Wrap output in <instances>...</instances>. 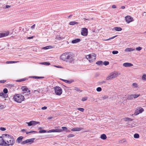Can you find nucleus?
Masks as SVG:
<instances>
[{
  "mask_svg": "<svg viewBox=\"0 0 146 146\" xmlns=\"http://www.w3.org/2000/svg\"><path fill=\"white\" fill-rule=\"evenodd\" d=\"M86 57L90 62H92L95 60L96 58V55L94 53H92V54H90L87 55Z\"/></svg>",
  "mask_w": 146,
  "mask_h": 146,
  "instance_id": "20e7f679",
  "label": "nucleus"
},
{
  "mask_svg": "<svg viewBox=\"0 0 146 146\" xmlns=\"http://www.w3.org/2000/svg\"><path fill=\"white\" fill-rule=\"evenodd\" d=\"M55 90V93L56 95H60L62 93V88L58 86H56L54 88Z\"/></svg>",
  "mask_w": 146,
  "mask_h": 146,
  "instance_id": "39448f33",
  "label": "nucleus"
},
{
  "mask_svg": "<svg viewBox=\"0 0 146 146\" xmlns=\"http://www.w3.org/2000/svg\"><path fill=\"white\" fill-rule=\"evenodd\" d=\"M35 139L34 138L27 139L22 141L21 144V145H24L28 143H29L30 144H31L34 142V140Z\"/></svg>",
  "mask_w": 146,
  "mask_h": 146,
  "instance_id": "423d86ee",
  "label": "nucleus"
},
{
  "mask_svg": "<svg viewBox=\"0 0 146 146\" xmlns=\"http://www.w3.org/2000/svg\"><path fill=\"white\" fill-rule=\"evenodd\" d=\"M47 131L45 130H40L39 131V133H44L47 132Z\"/></svg>",
  "mask_w": 146,
  "mask_h": 146,
  "instance_id": "2f4dec72",
  "label": "nucleus"
},
{
  "mask_svg": "<svg viewBox=\"0 0 146 146\" xmlns=\"http://www.w3.org/2000/svg\"><path fill=\"white\" fill-rule=\"evenodd\" d=\"M52 46H48L44 47L42 48L45 50H47L48 49L52 48Z\"/></svg>",
  "mask_w": 146,
  "mask_h": 146,
  "instance_id": "bb28decb",
  "label": "nucleus"
},
{
  "mask_svg": "<svg viewBox=\"0 0 146 146\" xmlns=\"http://www.w3.org/2000/svg\"><path fill=\"white\" fill-rule=\"evenodd\" d=\"M117 36V35H116V36H113V37H111L109 39H108L107 40H110V39H113V38H114L115 37H116Z\"/></svg>",
  "mask_w": 146,
  "mask_h": 146,
  "instance_id": "6e6d98bb",
  "label": "nucleus"
},
{
  "mask_svg": "<svg viewBox=\"0 0 146 146\" xmlns=\"http://www.w3.org/2000/svg\"><path fill=\"white\" fill-rule=\"evenodd\" d=\"M133 98H138V97H139L140 95V94H133Z\"/></svg>",
  "mask_w": 146,
  "mask_h": 146,
  "instance_id": "7c9ffc66",
  "label": "nucleus"
},
{
  "mask_svg": "<svg viewBox=\"0 0 146 146\" xmlns=\"http://www.w3.org/2000/svg\"><path fill=\"white\" fill-rule=\"evenodd\" d=\"M110 74L112 78L113 79L115 78L117 76V74L115 73H111Z\"/></svg>",
  "mask_w": 146,
  "mask_h": 146,
  "instance_id": "aec40b11",
  "label": "nucleus"
},
{
  "mask_svg": "<svg viewBox=\"0 0 146 146\" xmlns=\"http://www.w3.org/2000/svg\"><path fill=\"white\" fill-rule=\"evenodd\" d=\"M13 99L15 101L17 102L20 103L22 101L24 100L25 98L24 96L20 94H16L14 95Z\"/></svg>",
  "mask_w": 146,
  "mask_h": 146,
  "instance_id": "7ed1b4c3",
  "label": "nucleus"
},
{
  "mask_svg": "<svg viewBox=\"0 0 146 146\" xmlns=\"http://www.w3.org/2000/svg\"><path fill=\"white\" fill-rule=\"evenodd\" d=\"M32 131H29V132H26V133L27 134L29 133H32Z\"/></svg>",
  "mask_w": 146,
  "mask_h": 146,
  "instance_id": "e2e57ef3",
  "label": "nucleus"
},
{
  "mask_svg": "<svg viewBox=\"0 0 146 146\" xmlns=\"http://www.w3.org/2000/svg\"><path fill=\"white\" fill-rule=\"evenodd\" d=\"M6 81V80H0V83H4Z\"/></svg>",
  "mask_w": 146,
  "mask_h": 146,
  "instance_id": "5fc2aeb1",
  "label": "nucleus"
},
{
  "mask_svg": "<svg viewBox=\"0 0 146 146\" xmlns=\"http://www.w3.org/2000/svg\"><path fill=\"white\" fill-rule=\"evenodd\" d=\"M108 98V96L106 95H105L102 97V98L104 99H106Z\"/></svg>",
  "mask_w": 146,
  "mask_h": 146,
  "instance_id": "603ef678",
  "label": "nucleus"
},
{
  "mask_svg": "<svg viewBox=\"0 0 146 146\" xmlns=\"http://www.w3.org/2000/svg\"><path fill=\"white\" fill-rule=\"evenodd\" d=\"M122 30V29L120 27H114L113 29V30H115L117 31H121Z\"/></svg>",
  "mask_w": 146,
  "mask_h": 146,
  "instance_id": "f3484780",
  "label": "nucleus"
},
{
  "mask_svg": "<svg viewBox=\"0 0 146 146\" xmlns=\"http://www.w3.org/2000/svg\"><path fill=\"white\" fill-rule=\"evenodd\" d=\"M61 59L64 61L72 63L74 60V54L71 52H66L62 54Z\"/></svg>",
  "mask_w": 146,
  "mask_h": 146,
  "instance_id": "f257e3e1",
  "label": "nucleus"
},
{
  "mask_svg": "<svg viewBox=\"0 0 146 146\" xmlns=\"http://www.w3.org/2000/svg\"><path fill=\"white\" fill-rule=\"evenodd\" d=\"M123 66L125 67H130L133 66V64L129 63H125L123 64Z\"/></svg>",
  "mask_w": 146,
  "mask_h": 146,
  "instance_id": "4468645a",
  "label": "nucleus"
},
{
  "mask_svg": "<svg viewBox=\"0 0 146 146\" xmlns=\"http://www.w3.org/2000/svg\"><path fill=\"white\" fill-rule=\"evenodd\" d=\"M96 63L100 66L103 65V62L101 60L97 62Z\"/></svg>",
  "mask_w": 146,
  "mask_h": 146,
  "instance_id": "412c9836",
  "label": "nucleus"
},
{
  "mask_svg": "<svg viewBox=\"0 0 146 146\" xmlns=\"http://www.w3.org/2000/svg\"><path fill=\"white\" fill-rule=\"evenodd\" d=\"M6 129L4 127H1L0 128V130L2 131H5L6 130Z\"/></svg>",
  "mask_w": 146,
  "mask_h": 146,
  "instance_id": "09e8293b",
  "label": "nucleus"
},
{
  "mask_svg": "<svg viewBox=\"0 0 146 146\" xmlns=\"http://www.w3.org/2000/svg\"><path fill=\"white\" fill-rule=\"evenodd\" d=\"M100 138L102 139L105 140L106 139L107 137L105 134H104L101 135Z\"/></svg>",
  "mask_w": 146,
  "mask_h": 146,
  "instance_id": "5701e85b",
  "label": "nucleus"
},
{
  "mask_svg": "<svg viewBox=\"0 0 146 146\" xmlns=\"http://www.w3.org/2000/svg\"><path fill=\"white\" fill-rule=\"evenodd\" d=\"M21 89L22 90V91L24 92L23 93V94H24V93L30 92V91L28 89L26 86H22Z\"/></svg>",
  "mask_w": 146,
  "mask_h": 146,
  "instance_id": "9d476101",
  "label": "nucleus"
},
{
  "mask_svg": "<svg viewBox=\"0 0 146 146\" xmlns=\"http://www.w3.org/2000/svg\"><path fill=\"white\" fill-rule=\"evenodd\" d=\"M50 64V63L48 62H45V65L46 66H48Z\"/></svg>",
  "mask_w": 146,
  "mask_h": 146,
  "instance_id": "864d4df0",
  "label": "nucleus"
},
{
  "mask_svg": "<svg viewBox=\"0 0 146 146\" xmlns=\"http://www.w3.org/2000/svg\"><path fill=\"white\" fill-rule=\"evenodd\" d=\"M126 21L128 23L133 21V18L130 16H127L125 17Z\"/></svg>",
  "mask_w": 146,
  "mask_h": 146,
  "instance_id": "9b49d317",
  "label": "nucleus"
},
{
  "mask_svg": "<svg viewBox=\"0 0 146 146\" xmlns=\"http://www.w3.org/2000/svg\"><path fill=\"white\" fill-rule=\"evenodd\" d=\"M142 79L143 80H146V74H143L142 76Z\"/></svg>",
  "mask_w": 146,
  "mask_h": 146,
  "instance_id": "ea45409f",
  "label": "nucleus"
},
{
  "mask_svg": "<svg viewBox=\"0 0 146 146\" xmlns=\"http://www.w3.org/2000/svg\"><path fill=\"white\" fill-rule=\"evenodd\" d=\"M139 134L135 133L134 135V137L135 138H138L139 137Z\"/></svg>",
  "mask_w": 146,
  "mask_h": 146,
  "instance_id": "473e14b6",
  "label": "nucleus"
},
{
  "mask_svg": "<svg viewBox=\"0 0 146 146\" xmlns=\"http://www.w3.org/2000/svg\"><path fill=\"white\" fill-rule=\"evenodd\" d=\"M82 129V128L78 127H75L71 129V130L73 131H80Z\"/></svg>",
  "mask_w": 146,
  "mask_h": 146,
  "instance_id": "dca6fc26",
  "label": "nucleus"
},
{
  "mask_svg": "<svg viewBox=\"0 0 146 146\" xmlns=\"http://www.w3.org/2000/svg\"><path fill=\"white\" fill-rule=\"evenodd\" d=\"M109 64V62L108 61H105L103 62V65L105 66H107Z\"/></svg>",
  "mask_w": 146,
  "mask_h": 146,
  "instance_id": "f704fd0d",
  "label": "nucleus"
},
{
  "mask_svg": "<svg viewBox=\"0 0 146 146\" xmlns=\"http://www.w3.org/2000/svg\"><path fill=\"white\" fill-rule=\"evenodd\" d=\"M10 7V6L8 5H6V7H5V8H9Z\"/></svg>",
  "mask_w": 146,
  "mask_h": 146,
  "instance_id": "69168bd1",
  "label": "nucleus"
},
{
  "mask_svg": "<svg viewBox=\"0 0 146 146\" xmlns=\"http://www.w3.org/2000/svg\"><path fill=\"white\" fill-rule=\"evenodd\" d=\"M127 99V100H131L133 98V94L128 95L126 97Z\"/></svg>",
  "mask_w": 146,
  "mask_h": 146,
  "instance_id": "393cba45",
  "label": "nucleus"
},
{
  "mask_svg": "<svg viewBox=\"0 0 146 146\" xmlns=\"http://www.w3.org/2000/svg\"><path fill=\"white\" fill-rule=\"evenodd\" d=\"M74 136V135L73 134H70L68 135L67 137L68 138H70L73 137Z\"/></svg>",
  "mask_w": 146,
  "mask_h": 146,
  "instance_id": "58836bf2",
  "label": "nucleus"
},
{
  "mask_svg": "<svg viewBox=\"0 0 146 146\" xmlns=\"http://www.w3.org/2000/svg\"><path fill=\"white\" fill-rule=\"evenodd\" d=\"M132 86L134 88H137L138 87L137 84L136 83H133L132 84Z\"/></svg>",
  "mask_w": 146,
  "mask_h": 146,
  "instance_id": "c9c22d12",
  "label": "nucleus"
},
{
  "mask_svg": "<svg viewBox=\"0 0 146 146\" xmlns=\"http://www.w3.org/2000/svg\"><path fill=\"white\" fill-rule=\"evenodd\" d=\"M9 34V32H7L5 33H0V38L6 36Z\"/></svg>",
  "mask_w": 146,
  "mask_h": 146,
  "instance_id": "2eb2a0df",
  "label": "nucleus"
},
{
  "mask_svg": "<svg viewBox=\"0 0 146 146\" xmlns=\"http://www.w3.org/2000/svg\"><path fill=\"white\" fill-rule=\"evenodd\" d=\"M112 8L113 9H115L116 8V7L115 5H113L112 6Z\"/></svg>",
  "mask_w": 146,
  "mask_h": 146,
  "instance_id": "680f3d73",
  "label": "nucleus"
},
{
  "mask_svg": "<svg viewBox=\"0 0 146 146\" xmlns=\"http://www.w3.org/2000/svg\"><path fill=\"white\" fill-rule=\"evenodd\" d=\"M29 78H31L35 79H39L44 78V77L42 76H31L29 77Z\"/></svg>",
  "mask_w": 146,
  "mask_h": 146,
  "instance_id": "a211bd4d",
  "label": "nucleus"
},
{
  "mask_svg": "<svg viewBox=\"0 0 146 146\" xmlns=\"http://www.w3.org/2000/svg\"><path fill=\"white\" fill-rule=\"evenodd\" d=\"M87 99V97H84L81 100L82 101H86Z\"/></svg>",
  "mask_w": 146,
  "mask_h": 146,
  "instance_id": "8fccbe9b",
  "label": "nucleus"
},
{
  "mask_svg": "<svg viewBox=\"0 0 146 146\" xmlns=\"http://www.w3.org/2000/svg\"><path fill=\"white\" fill-rule=\"evenodd\" d=\"M125 8V7L124 6H122L121 7V9H124Z\"/></svg>",
  "mask_w": 146,
  "mask_h": 146,
  "instance_id": "338daca9",
  "label": "nucleus"
},
{
  "mask_svg": "<svg viewBox=\"0 0 146 146\" xmlns=\"http://www.w3.org/2000/svg\"><path fill=\"white\" fill-rule=\"evenodd\" d=\"M102 88L100 87H98L96 88V90L97 91L100 92L102 91Z\"/></svg>",
  "mask_w": 146,
  "mask_h": 146,
  "instance_id": "37998d69",
  "label": "nucleus"
},
{
  "mask_svg": "<svg viewBox=\"0 0 146 146\" xmlns=\"http://www.w3.org/2000/svg\"><path fill=\"white\" fill-rule=\"evenodd\" d=\"M7 94H5L3 92H1L0 93V96H2L4 98H6V97H5V96H6Z\"/></svg>",
  "mask_w": 146,
  "mask_h": 146,
  "instance_id": "c756f323",
  "label": "nucleus"
},
{
  "mask_svg": "<svg viewBox=\"0 0 146 146\" xmlns=\"http://www.w3.org/2000/svg\"><path fill=\"white\" fill-rule=\"evenodd\" d=\"M112 79H113V78H112L110 74V76H109L106 78V80H110Z\"/></svg>",
  "mask_w": 146,
  "mask_h": 146,
  "instance_id": "a19ab883",
  "label": "nucleus"
},
{
  "mask_svg": "<svg viewBox=\"0 0 146 146\" xmlns=\"http://www.w3.org/2000/svg\"><path fill=\"white\" fill-rule=\"evenodd\" d=\"M88 34V29L86 28H82V29L81 34L83 36H87Z\"/></svg>",
  "mask_w": 146,
  "mask_h": 146,
  "instance_id": "6e6552de",
  "label": "nucleus"
},
{
  "mask_svg": "<svg viewBox=\"0 0 146 146\" xmlns=\"http://www.w3.org/2000/svg\"><path fill=\"white\" fill-rule=\"evenodd\" d=\"M2 137H5V139L4 140L9 143L8 144L9 145H13L15 143V139L12 135L6 134L2 135Z\"/></svg>",
  "mask_w": 146,
  "mask_h": 146,
  "instance_id": "f03ea898",
  "label": "nucleus"
},
{
  "mask_svg": "<svg viewBox=\"0 0 146 146\" xmlns=\"http://www.w3.org/2000/svg\"><path fill=\"white\" fill-rule=\"evenodd\" d=\"M73 90L77 92H81L82 91V90H80L79 88L76 87L74 88Z\"/></svg>",
  "mask_w": 146,
  "mask_h": 146,
  "instance_id": "c85d7f7f",
  "label": "nucleus"
},
{
  "mask_svg": "<svg viewBox=\"0 0 146 146\" xmlns=\"http://www.w3.org/2000/svg\"><path fill=\"white\" fill-rule=\"evenodd\" d=\"M21 131L22 132H25L26 131V130L25 129H23L21 130Z\"/></svg>",
  "mask_w": 146,
  "mask_h": 146,
  "instance_id": "774afa93",
  "label": "nucleus"
},
{
  "mask_svg": "<svg viewBox=\"0 0 146 146\" xmlns=\"http://www.w3.org/2000/svg\"><path fill=\"white\" fill-rule=\"evenodd\" d=\"M0 138H1L0 141L1 143H0V146H9V145L3 139L2 137H0Z\"/></svg>",
  "mask_w": 146,
  "mask_h": 146,
  "instance_id": "0eeeda50",
  "label": "nucleus"
},
{
  "mask_svg": "<svg viewBox=\"0 0 146 146\" xmlns=\"http://www.w3.org/2000/svg\"><path fill=\"white\" fill-rule=\"evenodd\" d=\"M135 50V49H133L131 48H126V49H125V52H131V51H133Z\"/></svg>",
  "mask_w": 146,
  "mask_h": 146,
  "instance_id": "4be33fe9",
  "label": "nucleus"
},
{
  "mask_svg": "<svg viewBox=\"0 0 146 146\" xmlns=\"http://www.w3.org/2000/svg\"><path fill=\"white\" fill-rule=\"evenodd\" d=\"M62 129H61L62 130V131L63 130L66 131V130H67V128L65 127H62Z\"/></svg>",
  "mask_w": 146,
  "mask_h": 146,
  "instance_id": "79ce46f5",
  "label": "nucleus"
},
{
  "mask_svg": "<svg viewBox=\"0 0 146 146\" xmlns=\"http://www.w3.org/2000/svg\"><path fill=\"white\" fill-rule=\"evenodd\" d=\"M81 40L80 38H77L73 40L72 41V43L73 44H75L78 43Z\"/></svg>",
  "mask_w": 146,
  "mask_h": 146,
  "instance_id": "6ab92c4d",
  "label": "nucleus"
},
{
  "mask_svg": "<svg viewBox=\"0 0 146 146\" xmlns=\"http://www.w3.org/2000/svg\"><path fill=\"white\" fill-rule=\"evenodd\" d=\"M3 92L5 94H6L8 93V90L7 88H5L3 90Z\"/></svg>",
  "mask_w": 146,
  "mask_h": 146,
  "instance_id": "e433bc0d",
  "label": "nucleus"
},
{
  "mask_svg": "<svg viewBox=\"0 0 146 146\" xmlns=\"http://www.w3.org/2000/svg\"><path fill=\"white\" fill-rule=\"evenodd\" d=\"M140 111L139 110V109L137 108V109L135 111L134 113V114L135 115H137L139 114L140 113H140Z\"/></svg>",
  "mask_w": 146,
  "mask_h": 146,
  "instance_id": "a878e982",
  "label": "nucleus"
},
{
  "mask_svg": "<svg viewBox=\"0 0 146 146\" xmlns=\"http://www.w3.org/2000/svg\"><path fill=\"white\" fill-rule=\"evenodd\" d=\"M74 80H67L66 83L70 84L72 83V82H74Z\"/></svg>",
  "mask_w": 146,
  "mask_h": 146,
  "instance_id": "49530a36",
  "label": "nucleus"
},
{
  "mask_svg": "<svg viewBox=\"0 0 146 146\" xmlns=\"http://www.w3.org/2000/svg\"><path fill=\"white\" fill-rule=\"evenodd\" d=\"M77 110L80 111L82 112H83L84 111V109L82 108H77Z\"/></svg>",
  "mask_w": 146,
  "mask_h": 146,
  "instance_id": "4c0bfd02",
  "label": "nucleus"
},
{
  "mask_svg": "<svg viewBox=\"0 0 146 146\" xmlns=\"http://www.w3.org/2000/svg\"><path fill=\"white\" fill-rule=\"evenodd\" d=\"M35 24H34L31 27V28L32 29H34L35 27Z\"/></svg>",
  "mask_w": 146,
  "mask_h": 146,
  "instance_id": "0e129e2a",
  "label": "nucleus"
},
{
  "mask_svg": "<svg viewBox=\"0 0 146 146\" xmlns=\"http://www.w3.org/2000/svg\"><path fill=\"white\" fill-rule=\"evenodd\" d=\"M78 23L76 21H71L69 23V25H74L76 24H78Z\"/></svg>",
  "mask_w": 146,
  "mask_h": 146,
  "instance_id": "cd10ccee",
  "label": "nucleus"
},
{
  "mask_svg": "<svg viewBox=\"0 0 146 146\" xmlns=\"http://www.w3.org/2000/svg\"><path fill=\"white\" fill-rule=\"evenodd\" d=\"M28 79L27 78H25L23 79H20L19 80H17L16 81V82H21L23 81H24L25 80H27Z\"/></svg>",
  "mask_w": 146,
  "mask_h": 146,
  "instance_id": "b1692460",
  "label": "nucleus"
},
{
  "mask_svg": "<svg viewBox=\"0 0 146 146\" xmlns=\"http://www.w3.org/2000/svg\"><path fill=\"white\" fill-rule=\"evenodd\" d=\"M142 49V48L140 46L136 47V50L137 51H140Z\"/></svg>",
  "mask_w": 146,
  "mask_h": 146,
  "instance_id": "a18cd8bd",
  "label": "nucleus"
},
{
  "mask_svg": "<svg viewBox=\"0 0 146 146\" xmlns=\"http://www.w3.org/2000/svg\"><path fill=\"white\" fill-rule=\"evenodd\" d=\"M47 108V107L46 106H44L42 107L41 108V109L42 110H46Z\"/></svg>",
  "mask_w": 146,
  "mask_h": 146,
  "instance_id": "13d9d810",
  "label": "nucleus"
},
{
  "mask_svg": "<svg viewBox=\"0 0 146 146\" xmlns=\"http://www.w3.org/2000/svg\"><path fill=\"white\" fill-rule=\"evenodd\" d=\"M24 137L23 136H21L19 137L17 139L16 142L18 143H21Z\"/></svg>",
  "mask_w": 146,
  "mask_h": 146,
  "instance_id": "ddd939ff",
  "label": "nucleus"
},
{
  "mask_svg": "<svg viewBox=\"0 0 146 146\" xmlns=\"http://www.w3.org/2000/svg\"><path fill=\"white\" fill-rule=\"evenodd\" d=\"M13 61H8L6 62V63L7 64L13 63Z\"/></svg>",
  "mask_w": 146,
  "mask_h": 146,
  "instance_id": "4d7b16f0",
  "label": "nucleus"
},
{
  "mask_svg": "<svg viewBox=\"0 0 146 146\" xmlns=\"http://www.w3.org/2000/svg\"><path fill=\"white\" fill-rule=\"evenodd\" d=\"M138 109H139V110L140 111V113H142L143 111H144L143 109L141 107H139L137 108Z\"/></svg>",
  "mask_w": 146,
  "mask_h": 146,
  "instance_id": "72a5a7b5",
  "label": "nucleus"
},
{
  "mask_svg": "<svg viewBox=\"0 0 146 146\" xmlns=\"http://www.w3.org/2000/svg\"><path fill=\"white\" fill-rule=\"evenodd\" d=\"M0 109H3L5 108V106H4L3 105L1 104H0Z\"/></svg>",
  "mask_w": 146,
  "mask_h": 146,
  "instance_id": "3c124183",
  "label": "nucleus"
},
{
  "mask_svg": "<svg viewBox=\"0 0 146 146\" xmlns=\"http://www.w3.org/2000/svg\"><path fill=\"white\" fill-rule=\"evenodd\" d=\"M28 124V126H31L33 125H36L37 124H39L40 122L35 121H31L29 122L26 123Z\"/></svg>",
  "mask_w": 146,
  "mask_h": 146,
  "instance_id": "1a4fd4ad",
  "label": "nucleus"
},
{
  "mask_svg": "<svg viewBox=\"0 0 146 146\" xmlns=\"http://www.w3.org/2000/svg\"><path fill=\"white\" fill-rule=\"evenodd\" d=\"M62 131V129H53L47 131V132L48 133L51 132H60Z\"/></svg>",
  "mask_w": 146,
  "mask_h": 146,
  "instance_id": "f8f14e48",
  "label": "nucleus"
},
{
  "mask_svg": "<svg viewBox=\"0 0 146 146\" xmlns=\"http://www.w3.org/2000/svg\"><path fill=\"white\" fill-rule=\"evenodd\" d=\"M34 37V36H30V37H28L27 38V39H31L33 38Z\"/></svg>",
  "mask_w": 146,
  "mask_h": 146,
  "instance_id": "bf43d9fd",
  "label": "nucleus"
},
{
  "mask_svg": "<svg viewBox=\"0 0 146 146\" xmlns=\"http://www.w3.org/2000/svg\"><path fill=\"white\" fill-rule=\"evenodd\" d=\"M106 83V81H102L100 82H99V84H101L102 85L104 84H105Z\"/></svg>",
  "mask_w": 146,
  "mask_h": 146,
  "instance_id": "de8ad7c7",
  "label": "nucleus"
},
{
  "mask_svg": "<svg viewBox=\"0 0 146 146\" xmlns=\"http://www.w3.org/2000/svg\"><path fill=\"white\" fill-rule=\"evenodd\" d=\"M54 66L58 68H61V66H60L54 65Z\"/></svg>",
  "mask_w": 146,
  "mask_h": 146,
  "instance_id": "052dcab7",
  "label": "nucleus"
},
{
  "mask_svg": "<svg viewBox=\"0 0 146 146\" xmlns=\"http://www.w3.org/2000/svg\"><path fill=\"white\" fill-rule=\"evenodd\" d=\"M112 53L114 54H117L118 53V52L117 50H113L112 52Z\"/></svg>",
  "mask_w": 146,
  "mask_h": 146,
  "instance_id": "c03bdc74",
  "label": "nucleus"
}]
</instances>
